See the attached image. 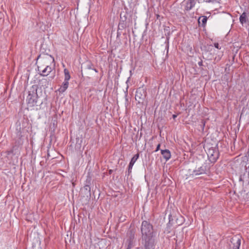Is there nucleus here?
<instances>
[{
	"label": "nucleus",
	"instance_id": "423d86ee",
	"mask_svg": "<svg viewBox=\"0 0 249 249\" xmlns=\"http://www.w3.org/2000/svg\"><path fill=\"white\" fill-rule=\"evenodd\" d=\"M241 236L236 235L231 239V245L229 249H239L241 245Z\"/></svg>",
	"mask_w": 249,
	"mask_h": 249
},
{
	"label": "nucleus",
	"instance_id": "5701e85b",
	"mask_svg": "<svg viewBox=\"0 0 249 249\" xmlns=\"http://www.w3.org/2000/svg\"><path fill=\"white\" fill-rule=\"evenodd\" d=\"M57 121L56 120H53V127L55 128L56 127Z\"/></svg>",
	"mask_w": 249,
	"mask_h": 249
},
{
	"label": "nucleus",
	"instance_id": "bb28decb",
	"mask_svg": "<svg viewBox=\"0 0 249 249\" xmlns=\"http://www.w3.org/2000/svg\"><path fill=\"white\" fill-rule=\"evenodd\" d=\"M217 0H206L207 2H214V1H217Z\"/></svg>",
	"mask_w": 249,
	"mask_h": 249
},
{
	"label": "nucleus",
	"instance_id": "f8f14e48",
	"mask_svg": "<svg viewBox=\"0 0 249 249\" xmlns=\"http://www.w3.org/2000/svg\"><path fill=\"white\" fill-rule=\"evenodd\" d=\"M195 0H187L186 2V5L185 6V10L186 11H190L195 5Z\"/></svg>",
	"mask_w": 249,
	"mask_h": 249
},
{
	"label": "nucleus",
	"instance_id": "7ed1b4c3",
	"mask_svg": "<svg viewBox=\"0 0 249 249\" xmlns=\"http://www.w3.org/2000/svg\"><path fill=\"white\" fill-rule=\"evenodd\" d=\"M207 154L210 161L213 163H215L219 156L217 144L214 147H210L207 150Z\"/></svg>",
	"mask_w": 249,
	"mask_h": 249
},
{
	"label": "nucleus",
	"instance_id": "6ab92c4d",
	"mask_svg": "<svg viewBox=\"0 0 249 249\" xmlns=\"http://www.w3.org/2000/svg\"><path fill=\"white\" fill-rule=\"evenodd\" d=\"M93 65L90 62H87L86 63V68L89 70H92Z\"/></svg>",
	"mask_w": 249,
	"mask_h": 249
},
{
	"label": "nucleus",
	"instance_id": "f257e3e1",
	"mask_svg": "<svg viewBox=\"0 0 249 249\" xmlns=\"http://www.w3.org/2000/svg\"><path fill=\"white\" fill-rule=\"evenodd\" d=\"M142 233V249H155L156 245V232L153 226L147 220L142 222L141 227Z\"/></svg>",
	"mask_w": 249,
	"mask_h": 249
},
{
	"label": "nucleus",
	"instance_id": "ddd939ff",
	"mask_svg": "<svg viewBox=\"0 0 249 249\" xmlns=\"http://www.w3.org/2000/svg\"><path fill=\"white\" fill-rule=\"evenodd\" d=\"M52 71V68L49 65H47L45 68L41 71L42 73L40 75L43 76H47Z\"/></svg>",
	"mask_w": 249,
	"mask_h": 249
},
{
	"label": "nucleus",
	"instance_id": "412c9836",
	"mask_svg": "<svg viewBox=\"0 0 249 249\" xmlns=\"http://www.w3.org/2000/svg\"><path fill=\"white\" fill-rule=\"evenodd\" d=\"M15 148V146H13V148H12V149L11 150L8 151L7 152V153H8V155H10V154H12V153H13V152H14V150Z\"/></svg>",
	"mask_w": 249,
	"mask_h": 249
},
{
	"label": "nucleus",
	"instance_id": "c9c22d12",
	"mask_svg": "<svg viewBox=\"0 0 249 249\" xmlns=\"http://www.w3.org/2000/svg\"><path fill=\"white\" fill-rule=\"evenodd\" d=\"M248 154H249V150L248 152Z\"/></svg>",
	"mask_w": 249,
	"mask_h": 249
},
{
	"label": "nucleus",
	"instance_id": "a878e982",
	"mask_svg": "<svg viewBox=\"0 0 249 249\" xmlns=\"http://www.w3.org/2000/svg\"><path fill=\"white\" fill-rule=\"evenodd\" d=\"M198 64L199 66H203V61L202 60H201L199 62H198Z\"/></svg>",
	"mask_w": 249,
	"mask_h": 249
},
{
	"label": "nucleus",
	"instance_id": "393cba45",
	"mask_svg": "<svg viewBox=\"0 0 249 249\" xmlns=\"http://www.w3.org/2000/svg\"><path fill=\"white\" fill-rule=\"evenodd\" d=\"M201 123L202 125V129H203L205 125V122L203 120H201Z\"/></svg>",
	"mask_w": 249,
	"mask_h": 249
},
{
	"label": "nucleus",
	"instance_id": "7c9ffc66",
	"mask_svg": "<svg viewBox=\"0 0 249 249\" xmlns=\"http://www.w3.org/2000/svg\"><path fill=\"white\" fill-rule=\"evenodd\" d=\"M92 70H94L96 72H98V70L96 69H95V68H93Z\"/></svg>",
	"mask_w": 249,
	"mask_h": 249
},
{
	"label": "nucleus",
	"instance_id": "39448f33",
	"mask_svg": "<svg viewBox=\"0 0 249 249\" xmlns=\"http://www.w3.org/2000/svg\"><path fill=\"white\" fill-rule=\"evenodd\" d=\"M146 96V90L143 87H140L137 89L135 98L139 103H142Z\"/></svg>",
	"mask_w": 249,
	"mask_h": 249
},
{
	"label": "nucleus",
	"instance_id": "9d476101",
	"mask_svg": "<svg viewBox=\"0 0 249 249\" xmlns=\"http://www.w3.org/2000/svg\"><path fill=\"white\" fill-rule=\"evenodd\" d=\"M208 18L206 16H203L200 17L198 19V23L199 26H201L202 27L206 26Z\"/></svg>",
	"mask_w": 249,
	"mask_h": 249
},
{
	"label": "nucleus",
	"instance_id": "b1692460",
	"mask_svg": "<svg viewBox=\"0 0 249 249\" xmlns=\"http://www.w3.org/2000/svg\"><path fill=\"white\" fill-rule=\"evenodd\" d=\"M160 144L159 143L157 146L156 149L155 151V152H157L158 151H159L160 149Z\"/></svg>",
	"mask_w": 249,
	"mask_h": 249
},
{
	"label": "nucleus",
	"instance_id": "cd10ccee",
	"mask_svg": "<svg viewBox=\"0 0 249 249\" xmlns=\"http://www.w3.org/2000/svg\"><path fill=\"white\" fill-rule=\"evenodd\" d=\"M112 172H113V170H112L110 169V170H108V174H109V175H111V174H112Z\"/></svg>",
	"mask_w": 249,
	"mask_h": 249
},
{
	"label": "nucleus",
	"instance_id": "a211bd4d",
	"mask_svg": "<svg viewBox=\"0 0 249 249\" xmlns=\"http://www.w3.org/2000/svg\"><path fill=\"white\" fill-rule=\"evenodd\" d=\"M127 25L123 23H119L118 25V30H124L126 27Z\"/></svg>",
	"mask_w": 249,
	"mask_h": 249
},
{
	"label": "nucleus",
	"instance_id": "2eb2a0df",
	"mask_svg": "<svg viewBox=\"0 0 249 249\" xmlns=\"http://www.w3.org/2000/svg\"><path fill=\"white\" fill-rule=\"evenodd\" d=\"M126 19H127L126 13L124 12H121L120 14V19L119 23L126 25Z\"/></svg>",
	"mask_w": 249,
	"mask_h": 249
},
{
	"label": "nucleus",
	"instance_id": "f704fd0d",
	"mask_svg": "<svg viewBox=\"0 0 249 249\" xmlns=\"http://www.w3.org/2000/svg\"><path fill=\"white\" fill-rule=\"evenodd\" d=\"M40 55H39L37 57V59H38L40 57Z\"/></svg>",
	"mask_w": 249,
	"mask_h": 249
},
{
	"label": "nucleus",
	"instance_id": "0eeeda50",
	"mask_svg": "<svg viewBox=\"0 0 249 249\" xmlns=\"http://www.w3.org/2000/svg\"><path fill=\"white\" fill-rule=\"evenodd\" d=\"M80 194L83 197L90 198L91 196L90 186L89 185H85L81 189Z\"/></svg>",
	"mask_w": 249,
	"mask_h": 249
},
{
	"label": "nucleus",
	"instance_id": "4c0bfd02",
	"mask_svg": "<svg viewBox=\"0 0 249 249\" xmlns=\"http://www.w3.org/2000/svg\"><path fill=\"white\" fill-rule=\"evenodd\" d=\"M171 221L170 218H169V222Z\"/></svg>",
	"mask_w": 249,
	"mask_h": 249
},
{
	"label": "nucleus",
	"instance_id": "2f4dec72",
	"mask_svg": "<svg viewBox=\"0 0 249 249\" xmlns=\"http://www.w3.org/2000/svg\"><path fill=\"white\" fill-rule=\"evenodd\" d=\"M40 66H37V69H38V71H41V70H40Z\"/></svg>",
	"mask_w": 249,
	"mask_h": 249
},
{
	"label": "nucleus",
	"instance_id": "4be33fe9",
	"mask_svg": "<svg viewBox=\"0 0 249 249\" xmlns=\"http://www.w3.org/2000/svg\"><path fill=\"white\" fill-rule=\"evenodd\" d=\"M79 141V139H76V147H78V148H80L81 147V143H78V141Z\"/></svg>",
	"mask_w": 249,
	"mask_h": 249
},
{
	"label": "nucleus",
	"instance_id": "c756f323",
	"mask_svg": "<svg viewBox=\"0 0 249 249\" xmlns=\"http://www.w3.org/2000/svg\"><path fill=\"white\" fill-rule=\"evenodd\" d=\"M177 117V115H176V114L173 115V118L174 119H175Z\"/></svg>",
	"mask_w": 249,
	"mask_h": 249
},
{
	"label": "nucleus",
	"instance_id": "dca6fc26",
	"mask_svg": "<svg viewBox=\"0 0 249 249\" xmlns=\"http://www.w3.org/2000/svg\"><path fill=\"white\" fill-rule=\"evenodd\" d=\"M69 86V81H65L62 83V86L59 89L60 92H64L68 89Z\"/></svg>",
	"mask_w": 249,
	"mask_h": 249
},
{
	"label": "nucleus",
	"instance_id": "e433bc0d",
	"mask_svg": "<svg viewBox=\"0 0 249 249\" xmlns=\"http://www.w3.org/2000/svg\"><path fill=\"white\" fill-rule=\"evenodd\" d=\"M240 180H242V178H241V177H240Z\"/></svg>",
	"mask_w": 249,
	"mask_h": 249
},
{
	"label": "nucleus",
	"instance_id": "1a4fd4ad",
	"mask_svg": "<svg viewBox=\"0 0 249 249\" xmlns=\"http://www.w3.org/2000/svg\"><path fill=\"white\" fill-rule=\"evenodd\" d=\"M135 234L132 231H130L128 238L127 239L126 244L127 245V247L126 249H131L132 247H134L135 244Z\"/></svg>",
	"mask_w": 249,
	"mask_h": 249
},
{
	"label": "nucleus",
	"instance_id": "6e6552de",
	"mask_svg": "<svg viewBox=\"0 0 249 249\" xmlns=\"http://www.w3.org/2000/svg\"><path fill=\"white\" fill-rule=\"evenodd\" d=\"M139 153H137L135 154L131 159L129 164L128 165V170H127V178L130 175L131 172H132V167L135 163V162L136 161V160H138V159L139 158Z\"/></svg>",
	"mask_w": 249,
	"mask_h": 249
},
{
	"label": "nucleus",
	"instance_id": "72a5a7b5",
	"mask_svg": "<svg viewBox=\"0 0 249 249\" xmlns=\"http://www.w3.org/2000/svg\"><path fill=\"white\" fill-rule=\"evenodd\" d=\"M119 36V32H117V36Z\"/></svg>",
	"mask_w": 249,
	"mask_h": 249
},
{
	"label": "nucleus",
	"instance_id": "20e7f679",
	"mask_svg": "<svg viewBox=\"0 0 249 249\" xmlns=\"http://www.w3.org/2000/svg\"><path fill=\"white\" fill-rule=\"evenodd\" d=\"M209 170L210 167L206 163H204L201 166L196 168L194 170L192 173H190V176L192 177H194L201 175L207 174L209 172Z\"/></svg>",
	"mask_w": 249,
	"mask_h": 249
},
{
	"label": "nucleus",
	"instance_id": "4468645a",
	"mask_svg": "<svg viewBox=\"0 0 249 249\" xmlns=\"http://www.w3.org/2000/svg\"><path fill=\"white\" fill-rule=\"evenodd\" d=\"M239 20L240 23L243 25V24L246 23L248 21V18L247 16V13L244 12L240 16Z\"/></svg>",
	"mask_w": 249,
	"mask_h": 249
},
{
	"label": "nucleus",
	"instance_id": "9b49d317",
	"mask_svg": "<svg viewBox=\"0 0 249 249\" xmlns=\"http://www.w3.org/2000/svg\"><path fill=\"white\" fill-rule=\"evenodd\" d=\"M161 154L166 161H167L171 158V152L168 149L161 150Z\"/></svg>",
	"mask_w": 249,
	"mask_h": 249
},
{
	"label": "nucleus",
	"instance_id": "f03ea898",
	"mask_svg": "<svg viewBox=\"0 0 249 249\" xmlns=\"http://www.w3.org/2000/svg\"><path fill=\"white\" fill-rule=\"evenodd\" d=\"M38 87L36 85H33L28 91V95L26 101L27 105L29 107L37 106L38 96L37 93Z\"/></svg>",
	"mask_w": 249,
	"mask_h": 249
},
{
	"label": "nucleus",
	"instance_id": "aec40b11",
	"mask_svg": "<svg viewBox=\"0 0 249 249\" xmlns=\"http://www.w3.org/2000/svg\"><path fill=\"white\" fill-rule=\"evenodd\" d=\"M214 46L216 48H217V49H221V47L219 46V44H218V43H217V42H216V43H214Z\"/></svg>",
	"mask_w": 249,
	"mask_h": 249
},
{
	"label": "nucleus",
	"instance_id": "473e14b6",
	"mask_svg": "<svg viewBox=\"0 0 249 249\" xmlns=\"http://www.w3.org/2000/svg\"><path fill=\"white\" fill-rule=\"evenodd\" d=\"M166 48H167V52H168V48H169V46H168V45H167L166 46Z\"/></svg>",
	"mask_w": 249,
	"mask_h": 249
},
{
	"label": "nucleus",
	"instance_id": "f3484780",
	"mask_svg": "<svg viewBox=\"0 0 249 249\" xmlns=\"http://www.w3.org/2000/svg\"><path fill=\"white\" fill-rule=\"evenodd\" d=\"M64 80L69 81L71 78V75L70 74V72L67 69H65L64 70Z\"/></svg>",
	"mask_w": 249,
	"mask_h": 249
},
{
	"label": "nucleus",
	"instance_id": "c85d7f7f",
	"mask_svg": "<svg viewBox=\"0 0 249 249\" xmlns=\"http://www.w3.org/2000/svg\"><path fill=\"white\" fill-rule=\"evenodd\" d=\"M127 89H128V87L126 88V90L125 91V96H127Z\"/></svg>",
	"mask_w": 249,
	"mask_h": 249
}]
</instances>
